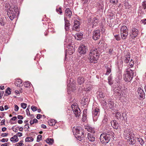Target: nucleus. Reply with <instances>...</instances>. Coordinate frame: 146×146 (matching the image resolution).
<instances>
[{
    "mask_svg": "<svg viewBox=\"0 0 146 146\" xmlns=\"http://www.w3.org/2000/svg\"><path fill=\"white\" fill-rule=\"evenodd\" d=\"M15 107V109L14 110L15 111H17L19 109V107L16 105H15L14 106Z\"/></svg>",
    "mask_w": 146,
    "mask_h": 146,
    "instance_id": "obj_56",
    "label": "nucleus"
},
{
    "mask_svg": "<svg viewBox=\"0 0 146 146\" xmlns=\"http://www.w3.org/2000/svg\"><path fill=\"white\" fill-rule=\"evenodd\" d=\"M86 139L90 141L93 142L95 141V137L94 135H92V134L90 133H88Z\"/></svg>",
    "mask_w": 146,
    "mask_h": 146,
    "instance_id": "obj_21",
    "label": "nucleus"
},
{
    "mask_svg": "<svg viewBox=\"0 0 146 146\" xmlns=\"http://www.w3.org/2000/svg\"><path fill=\"white\" fill-rule=\"evenodd\" d=\"M121 35L122 39H125L127 36L128 33H121Z\"/></svg>",
    "mask_w": 146,
    "mask_h": 146,
    "instance_id": "obj_40",
    "label": "nucleus"
},
{
    "mask_svg": "<svg viewBox=\"0 0 146 146\" xmlns=\"http://www.w3.org/2000/svg\"><path fill=\"white\" fill-rule=\"evenodd\" d=\"M18 9L17 7L16 8H14V9L8 10L7 12V14L11 20H13L15 17V13L18 11Z\"/></svg>",
    "mask_w": 146,
    "mask_h": 146,
    "instance_id": "obj_5",
    "label": "nucleus"
},
{
    "mask_svg": "<svg viewBox=\"0 0 146 146\" xmlns=\"http://www.w3.org/2000/svg\"><path fill=\"white\" fill-rule=\"evenodd\" d=\"M64 20L65 22V29L66 31H68L69 29V27L70 25L69 21L65 17L64 18Z\"/></svg>",
    "mask_w": 146,
    "mask_h": 146,
    "instance_id": "obj_18",
    "label": "nucleus"
},
{
    "mask_svg": "<svg viewBox=\"0 0 146 146\" xmlns=\"http://www.w3.org/2000/svg\"><path fill=\"white\" fill-rule=\"evenodd\" d=\"M105 102L106 105L108 103V106L110 109H113L114 107V104L112 99H109L107 102L105 101Z\"/></svg>",
    "mask_w": 146,
    "mask_h": 146,
    "instance_id": "obj_15",
    "label": "nucleus"
},
{
    "mask_svg": "<svg viewBox=\"0 0 146 146\" xmlns=\"http://www.w3.org/2000/svg\"><path fill=\"white\" fill-rule=\"evenodd\" d=\"M42 136L41 135H38L37 138V140L36 141L37 142H38L40 140H41L42 139Z\"/></svg>",
    "mask_w": 146,
    "mask_h": 146,
    "instance_id": "obj_53",
    "label": "nucleus"
},
{
    "mask_svg": "<svg viewBox=\"0 0 146 146\" xmlns=\"http://www.w3.org/2000/svg\"><path fill=\"white\" fill-rule=\"evenodd\" d=\"M23 142V141H21L19 143H17V144H19V146H24V144L22 143Z\"/></svg>",
    "mask_w": 146,
    "mask_h": 146,
    "instance_id": "obj_60",
    "label": "nucleus"
},
{
    "mask_svg": "<svg viewBox=\"0 0 146 146\" xmlns=\"http://www.w3.org/2000/svg\"><path fill=\"white\" fill-rule=\"evenodd\" d=\"M88 25L91 26L93 28L94 26H95L98 24L99 23L98 19L97 17H95L92 19L91 18H89L88 20Z\"/></svg>",
    "mask_w": 146,
    "mask_h": 146,
    "instance_id": "obj_8",
    "label": "nucleus"
},
{
    "mask_svg": "<svg viewBox=\"0 0 146 146\" xmlns=\"http://www.w3.org/2000/svg\"><path fill=\"white\" fill-rule=\"evenodd\" d=\"M108 115L107 114H105L104 115V118L102 122V125H106L108 123Z\"/></svg>",
    "mask_w": 146,
    "mask_h": 146,
    "instance_id": "obj_24",
    "label": "nucleus"
},
{
    "mask_svg": "<svg viewBox=\"0 0 146 146\" xmlns=\"http://www.w3.org/2000/svg\"><path fill=\"white\" fill-rule=\"evenodd\" d=\"M11 89L8 87L7 88L5 91V93L4 94L5 96H7L11 94Z\"/></svg>",
    "mask_w": 146,
    "mask_h": 146,
    "instance_id": "obj_37",
    "label": "nucleus"
},
{
    "mask_svg": "<svg viewBox=\"0 0 146 146\" xmlns=\"http://www.w3.org/2000/svg\"><path fill=\"white\" fill-rule=\"evenodd\" d=\"M117 76V78L115 79H116L115 81H116L117 83H118L120 82V80L121 79L122 75L121 74H118V75Z\"/></svg>",
    "mask_w": 146,
    "mask_h": 146,
    "instance_id": "obj_39",
    "label": "nucleus"
},
{
    "mask_svg": "<svg viewBox=\"0 0 146 146\" xmlns=\"http://www.w3.org/2000/svg\"><path fill=\"white\" fill-rule=\"evenodd\" d=\"M138 95L139 96V99L141 100H143L145 98V94L143 90L141 88H139L137 89Z\"/></svg>",
    "mask_w": 146,
    "mask_h": 146,
    "instance_id": "obj_11",
    "label": "nucleus"
},
{
    "mask_svg": "<svg viewBox=\"0 0 146 146\" xmlns=\"http://www.w3.org/2000/svg\"><path fill=\"white\" fill-rule=\"evenodd\" d=\"M76 117L79 118L80 116L81 111L80 108L73 111Z\"/></svg>",
    "mask_w": 146,
    "mask_h": 146,
    "instance_id": "obj_25",
    "label": "nucleus"
},
{
    "mask_svg": "<svg viewBox=\"0 0 146 146\" xmlns=\"http://www.w3.org/2000/svg\"><path fill=\"white\" fill-rule=\"evenodd\" d=\"M113 49L112 48H110L109 49V53L110 54H113Z\"/></svg>",
    "mask_w": 146,
    "mask_h": 146,
    "instance_id": "obj_58",
    "label": "nucleus"
},
{
    "mask_svg": "<svg viewBox=\"0 0 146 146\" xmlns=\"http://www.w3.org/2000/svg\"><path fill=\"white\" fill-rule=\"evenodd\" d=\"M108 80L109 84L111 85L113 84V82L112 81V77L110 76L108 78Z\"/></svg>",
    "mask_w": 146,
    "mask_h": 146,
    "instance_id": "obj_46",
    "label": "nucleus"
},
{
    "mask_svg": "<svg viewBox=\"0 0 146 146\" xmlns=\"http://www.w3.org/2000/svg\"><path fill=\"white\" fill-rule=\"evenodd\" d=\"M142 8L146 11V1H143L142 3Z\"/></svg>",
    "mask_w": 146,
    "mask_h": 146,
    "instance_id": "obj_45",
    "label": "nucleus"
},
{
    "mask_svg": "<svg viewBox=\"0 0 146 146\" xmlns=\"http://www.w3.org/2000/svg\"><path fill=\"white\" fill-rule=\"evenodd\" d=\"M48 122V125L50 126L54 125L56 123V121L54 119L49 120Z\"/></svg>",
    "mask_w": 146,
    "mask_h": 146,
    "instance_id": "obj_34",
    "label": "nucleus"
},
{
    "mask_svg": "<svg viewBox=\"0 0 146 146\" xmlns=\"http://www.w3.org/2000/svg\"><path fill=\"white\" fill-rule=\"evenodd\" d=\"M33 141V138L32 137H27L25 139L26 142L32 141Z\"/></svg>",
    "mask_w": 146,
    "mask_h": 146,
    "instance_id": "obj_42",
    "label": "nucleus"
},
{
    "mask_svg": "<svg viewBox=\"0 0 146 146\" xmlns=\"http://www.w3.org/2000/svg\"><path fill=\"white\" fill-rule=\"evenodd\" d=\"M92 86L91 85H88L84 88V90L86 91H90L92 89Z\"/></svg>",
    "mask_w": 146,
    "mask_h": 146,
    "instance_id": "obj_38",
    "label": "nucleus"
},
{
    "mask_svg": "<svg viewBox=\"0 0 146 146\" xmlns=\"http://www.w3.org/2000/svg\"><path fill=\"white\" fill-rule=\"evenodd\" d=\"M31 109L33 111H35L37 110V108L35 106H32L31 107Z\"/></svg>",
    "mask_w": 146,
    "mask_h": 146,
    "instance_id": "obj_52",
    "label": "nucleus"
},
{
    "mask_svg": "<svg viewBox=\"0 0 146 146\" xmlns=\"http://www.w3.org/2000/svg\"><path fill=\"white\" fill-rule=\"evenodd\" d=\"M46 141L49 145H52L53 143L54 140L52 139L48 138Z\"/></svg>",
    "mask_w": 146,
    "mask_h": 146,
    "instance_id": "obj_36",
    "label": "nucleus"
},
{
    "mask_svg": "<svg viewBox=\"0 0 146 146\" xmlns=\"http://www.w3.org/2000/svg\"><path fill=\"white\" fill-rule=\"evenodd\" d=\"M130 54L127 53L125 56V59L124 60V62L126 63H128L130 60Z\"/></svg>",
    "mask_w": 146,
    "mask_h": 146,
    "instance_id": "obj_29",
    "label": "nucleus"
},
{
    "mask_svg": "<svg viewBox=\"0 0 146 146\" xmlns=\"http://www.w3.org/2000/svg\"><path fill=\"white\" fill-rule=\"evenodd\" d=\"M83 34L81 33H77L75 35L74 37L76 40H80L83 38Z\"/></svg>",
    "mask_w": 146,
    "mask_h": 146,
    "instance_id": "obj_23",
    "label": "nucleus"
},
{
    "mask_svg": "<svg viewBox=\"0 0 146 146\" xmlns=\"http://www.w3.org/2000/svg\"><path fill=\"white\" fill-rule=\"evenodd\" d=\"M117 2V0H110V2L114 4H116Z\"/></svg>",
    "mask_w": 146,
    "mask_h": 146,
    "instance_id": "obj_55",
    "label": "nucleus"
},
{
    "mask_svg": "<svg viewBox=\"0 0 146 146\" xmlns=\"http://www.w3.org/2000/svg\"><path fill=\"white\" fill-rule=\"evenodd\" d=\"M88 98H83L81 100V103L83 106H87L88 103Z\"/></svg>",
    "mask_w": 146,
    "mask_h": 146,
    "instance_id": "obj_26",
    "label": "nucleus"
},
{
    "mask_svg": "<svg viewBox=\"0 0 146 146\" xmlns=\"http://www.w3.org/2000/svg\"><path fill=\"white\" fill-rule=\"evenodd\" d=\"M26 112L27 113V115H30V112L29 111V110L28 108L26 110Z\"/></svg>",
    "mask_w": 146,
    "mask_h": 146,
    "instance_id": "obj_61",
    "label": "nucleus"
},
{
    "mask_svg": "<svg viewBox=\"0 0 146 146\" xmlns=\"http://www.w3.org/2000/svg\"><path fill=\"white\" fill-rule=\"evenodd\" d=\"M126 72V73L123 75V79L126 82H130L132 79L134 74L133 71L131 69H127Z\"/></svg>",
    "mask_w": 146,
    "mask_h": 146,
    "instance_id": "obj_4",
    "label": "nucleus"
},
{
    "mask_svg": "<svg viewBox=\"0 0 146 146\" xmlns=\"http://www.w3.org/2000/svg\"><path fill=\"white\" fill-rule=\"evenodd\" d=\"M84 79L82 76H79L78 78L77 81L78 83L79 84H81L84 82Z\"/></svg>",
    "mask_w": 146,
    "mask_h": 146,
    "instance_id": "obj_30",
    "label": "nucleus"
},
{
    "mask_svg": "<svg viewBox=\"0 0 146 146\" xmlns=\"http://www.w3.org/2000/svg\"><path fill=\"white\" fill-rule=\"evenodd\" d=\"M19 140V139L18 138L17 136L15 135L13 137L11 138L10 139V141L12 142L14 141L15 142H17Z\"/></svg>",
    "mask_w": 146,
    "mask_h": 146,
    "instance_id": "obj_35",
    "label": "nucleus"
},
{
    "mask_svg": "<svg viewBox=\"0 0 146 146\" xmlns=\"http://www.w3.org/2000/svg\"><path fill=\"white\" fill-rule=\"evenodd\" d=\"M121 33H128V31L127 27L125 26H123L120 29Z\"/></svg>",
    "mask_w": 146,
    "mask_h": 146,
    "instance_id": "obj_32",
    "label": "nucleus"
},
{
    "mask_svg": "<svg viewBox=\"0 0 146 146\" xmlns=\"http://www.w3.org/2000/svg\"><path fill=\"white\" fill-rule=\"evenodd\" d=\"M124 3L126 9H129V5L127 2H125Z\"/></svg>",
    "mask_w": 146,
    "mask_h": 146,
    "instance_id": "obj_50",
    "label": "nucleus"
},
{
    "mask_svg": "<svg viewBox=\"0 0 146 146\" xmlns=\"http://www.w3.org/2000/svg\"><path fill=\"white\" fill-rule=\"evenodd\" d=\"M123 135L125 138H130L133 135H135L133 133V131L132 129H127L124 130Z\"/></svg>",
    "mask_w": 146,
    "mask_h": 146,
    "instance_id": "obj_6",
    "label": "nucleus"
},
{
    "mask_svg": "<svg viewBox=\"0 0 146 146\" xmlns=\"http://www.w3.org/2000/svg\"><path fill=\"white\" fill-rule=\"evenodd\" d=\"M31 83L29 81L26 82L24 84V86L25 87L27 88H28L30 86Z\"/></svg>",
    "mask_w": 146,
    "mask_h": 146,
    "instance_id": "obj_43",
    "label": "nucleus"
},
{
    "mask_svg": "<svg viewBox=\"0 0 146 146\" xmlns=\"http://www.w3.org/2000/svg\"><path fill=\"white\" fill-rule=\"evenodd\" d=\"M100 30H96L94 31L92 38L95 40H97L100 38Z\"/></svg>",
    "mask_w": 146,
    "mask_h": 146,
    "instance_id": "obj_13",
    "label": "nucleus"
},
{
    "mask_svg": "<svg viewBox=\"0 0 146 146\" xmlns=\"http://www.w3.org/2000/svg\"><path fill=\"white\" fill-rule=\"evenodd\" d=\"M137 139L138 141L140 143L141 145H142L144 143V142L143 140L141 138H137Z\"/></svg>",
    "mask_w": 146,
    "mask_h": 146,
    "instance_id": "obj_47",
    "label": "nucleus"
},
{
    "mask_svg": "<svg viewBox=\"0 0 146 146\" xmlns=\"http://www.w3.org/2000/svg\"><path fill=\"white\" fill-rule=\"evenodd\" d=\"M113 35L115 37V38L117 41H119L120 40V37L119 35H114L113 34Z\"/></svg>",
    "mask_w": 146,
    "mask_h": 146,
    "instance_id": "obj_48",
    "label": "nucleus"
},
{
    "mask_svg": "<svg viewBox=\"0 0 146 146\" xmlns=\"http://www.w3.org/2000/svg\"><path fill=\"white\" fill-rule=\"evenodd\" d=\"M87 50V47L84 45H80L78 48V52L80 54H85Z\"/></svg>",
    "mask_w": 146,
    "mask_h": 146,
    "instance_id": "obj_10",
    "label": "nucleus"
},
{
    "mask_svg": "<svg viewBox=\"0 0 146 146\" xmlns=\"http://www.w3.org/2000/svg\"><path fill=\"white\" fill-rule=\"evenodd\" d=\"M73 133H75L76 137L80 141L84 139L85 137V134L84 131L82 130L81 127H74Z\"/></svg>",
    "mask_w": 146,
    "mask_h": 146,
    "instance_id": "obj_3",
    "label": "nucleus"
},
{
    "mask_svg": "<svg viewBox=\"0 0 146 146\" xmlns=\"http://www.w3.org/2000/svg\"><path fill=\"white\" fill-rule=\"evenodd\" d=\"M136 137L135 135H133V136L130 137L129 139V144L131 145H133L135 144L136 142L135 139Z\"/></svg>",
    "mask_w": 146,
    "mask_h": 146,
    "instance_id": "obj_20",
    "label": "nucleus"
},
{
    "mask_svg": "<svg viewBox=\"0 0 146 146\" xmlns=\"http://www.w3.org/2000/svg\"><path fill=\"white\" fill-rule=\"evenodd\" d=\"M72 30L78 31L80 30V22L76 19L74 20V25L72 27Z\"/></svg>",
    "mask_w": 146,
    "mask_h": 146,
    "instance_id": "obj_14",
    "label": "nucleus"
},
{
    "mask_svg": "<svg viewBox=\"0 0 146 146\" xmlns=\"http://www.w3.org/2000/svg\"><path fill=\"white\" fill-rule=\"evenodd\" d=\"M72 13L68 8H66L65 10V15L69 18H70L71 16Z\"/></svg>",
    "mask_w": 146,
    "mask_h": 146,
    "instance_id": "obj_27",
    "label": "nucleus"
},
{
    "mask_svg": "<svg viewBox=\"0 0 146 146\" xmlns=\"http://www.w3.org/2000/svg\"><path fill=\"white\" fill-rule=\"evenodd\" d=\"M7 20L5 18H1L0 19V25L2 26H4L6 23Z\"/></svg>",
    "mask_w": 146,
    "mask_h": 146,
    "instance_id": "obj_28",
    "label": "nucleus"
},
{
    "mask_svg": "<svg viewBox=\"0 0 146 146\" xmlns=\"http://www.w3.org/2000/svg\"><path fill=\"white\" fill-rule=\"evenodd\" d=\"M116 117L118 119H121V116L120 113L119 112H117L116 114Z\"/></svg>",
    "mask_w": 146,
    "mask_h": 146,
    "instance_id": "obj_49",
    "label": "nucleus"
},
{
    "mask_svg": "<svg viewBox=\"0 0 146 146\" xmlns=\"http://www.w3.org/2000/svg\"><path fill=\"white\" fill-rule=\"evenodd\" d=\"M84 128L87 131L91 133H95V129L89 125H85L84 127Z\"/></svg>",
    "mask_w": 146,
    "mask_h": 146,
    "instance_id": "obj_19",
    "label": "nucleus"
},
{
    "mask_svg": "<svg viewBox=\"0 0 146 146\" xmlns=\"http://www.w3.org/2000/svg\"><path fill=\"white\" fill-rule=\"evenodd\" d=\"M114 135V133L111 131L107 133H102L100 135V141L102 144L106 145L110 140L113 139Z\"/></svg>",
    "mask_w": 146,
    "mask_h": 146,
    "instance_id": "obj_1",
    "label": "nucleus"
},
{
    "mask_svg": "<svg viewBox=\"0 0 146 146\" xmlns=\"http://www.w3.org/2000/svg\"><path fill=\"white\" fill-rule=\"evenodd\" d=\"M134 64V61L132 60H131L129 63L128 66L129 68L132 67L133 66Z\"/></svg>",
    "mask_w": 146,
    "mask_h": 146,
    "instance_id": "obj_44",
    "label": "nucleus"
},
{
    "mask_svg": "<svg viewBox=\"0 0 146 146\" xmlns=\"http://www.w3.org/2000/svg\"><path fill=\"white\" fill-rule=\"evenodd\" d=\"M98 96L100 98H104V96L102 92H100L98 95Z\"/></svg>",
    "mask_w": 146,
    "mask_h": 146,
    "instance_id": "obj_59",
    "label": "nucleus"
},
{
    "mask_svg": "<svg viewBox=\"0 0 146 146\" xmlns=\"http://www.w3.org/2000/svg\"><path fill=\"white\" fill-rule=\"evenodd\" d=\"M141 21L142 23H143L144 24H145L146 23V19L142 20Z\"/></svg>",
    "mask_w": 146,
    "mask_h": 146,
    "instance_id": "obj_64",
    "label": "nucleus"
},
{
    "mask_svg": "<svg viewBox=\"0 0 146 146\" xmlns=\"http://www.w3.org/2000/svg\"><path fill=\"white\" fill-rule=\"evenodd\" d=\"M92 113L93 118L94 121H96L99 115L100 111L99 109L97 108H92Z\"/></svg>",
    "mask_w": 146,
    "mask_h": 146,
    "instance_id": "obj_7",
    "label": "nucleus"
},
{
    "mask_svg": "<svg viewBox=\"0 0 146 146\" xmlns=\"http://www.w3.org/2000/svg\"><path fill=\"white\" fill-rule=\"evenodd\" d=\"M56 11L58 13H60V14H61L62 13L61 10V9L60 7L58 9H56Z\"/></svg>",
    "mask_w": 146,
    "mask_h": 146,
    "instance_id": "obj_54",
    "label": "nucleus"
},
{
    "mask_svg": "<svg viewBox=\"0 0 146 146\" xmlns=\"http://www.w3.org/2000/svg\"><path fill=\"white\" fill-rule=\"evenodd\" d=\"M114 94L116 96H118V98L120 99L123 96V94L121 88L119 87L115 88L114 90Z\"/></svg>",
    "mask_w": 146,
    "mask_h": 146,
    "instance_id": "obj_9",
    "label": "nucleus"
},
{
    "mask_svg": "<svg viewBox=\"0 0 146 146\" xmlns=\"http://www.w3.org/2000/svg\"><path fill=\"white\" fill-rule=\"evenodd\" d=\"M99 55L100 54L97 49H92L89 53V57L88 58L89 62L94 63H97Z\"/></svg>",
    "mask_w": 146,
    "mask_h": 146,
    "instance_id": "obj_2",
    "label": "nucleus"
},
{
    "mask_svg": "<svg viewBox=\"0 0 146 146\" xmlns=\"http://www.w3.org/2000/svg\"><path fill=\"white\" fill-rule=\"evenodd\" d=\"M41 117H42V115L40 114H38L37 115V116H36V118L39 119H40Z\"/></svg>",
    "mask_w": 146,
    "mask_h": 146,
    "instance_id": "obj_63",
    "label": "nucleus"
},
{
    "mask_svg": "<svg viewBox=\"0 0 146 146\" xmlns=\"http://www.w3.org/2000/svg\"><path fill=\"white\" fill-rule=\"evenodd\" d=\"M138 30L136 28H133L131 29V32L130 34V36L132 39L135 38L138 33Z\"/></svg>",
    "mask_w": 146,
    "mask_h": 146,
    "instance_id": "obj_12",
    "label": "nucleus"
},
{
    "mask_svg": "<svg viewBox=\"0 0 146 146\" xmlns=\"http://www.w3.org/2000/svg\"><path fill=\"white\" fill-rule=\"evenodd\" d=\"M17 7L14 5H11L9 3H7L5 4V10L7 12L8 10L14 9V8H16Z\"/></svg>",
    "mask_w": 146,
    "mask_h": 146,
    "instance_id": "obj_16",
    "label": "nucleus"
},
{
    "mask_svg": "<svg viewBox=\"0 0 146 146\" xmlns=\"http://www.w3.org/2000/svg\"><path fill=\"white\" fill-rule=\"evenodd\" d=\"M17 118L18 119H23V116L21 115H18L17 116Z\"/></svg>",
    "mask_w": 146,
    "mask_h": 146,
    "instance_id": "obj_62",
    "label": "nucleus"
},
{
    "mask_svg": "<svg viewBox=\"0 0 146 146\" xmlns=\"http://www.w3.org/2000/svg\"><path fill=\"white\" fill-rule=\"evenodd\" d=\"M103 0H100L97 2L96 7L98 10L102 9L104 8V4Z\"/></svg>",
    "mask_w": 146,
    "mask_h": 146,
    "instance_id": "obj_17",
    "label": "nucleus"
},
{
    "mask_svg": "<svg viewBox=\"0 0 146 146\" xmlns=\"http://www.w3.org/2000/svg\"><path fill=\"white\" fill-rule=\"evenodd\" d=\"M22 83L21 80V79H17L15 82V84L17 86L21 87Z\"/></svg>",
    "mask_w": 146,
    "mask_h": 146,
    "instance_id": "obj_31",
    "label": "nucleus"
},
{
    "mask_svg": "<svg viewBox=\"0 0 146 146\" xmlns=\"http://www.w3.org/2000/svg\"><path fill=\"white\" fill-rule=\"evenodd\" d=\"M21 106L23 109H25L27 106V104L25 103H22L21 104Z\"/></svg>",
    "mask_w": 146,
    "mask_h": 146,
    "instance_id": "obj_51",
    "label": "nucleus"
},
{
    "mask_svg": "<svg viewBox=\"0 0 146 146\" xmlns=\"http://www.w3.org/2000/svg\"><path fill=\"white\" fill-rule=\"evenodd\" d=\"M71 107L73 111L75 110H77L78 108H79L77 103H74L72 104L71 105Z\"/></svg>",
    "mask_w": 146,
    "mask_h": 146,
    "instance_id": "obj_33",
    "label": "nucleus"
},
{
    "mask_svg": "<svg viewBox=\"0 0 146 146\" xmlns=\"http://www.w3.org/2000/svg\"><path fill=\"white\" fill-rule=\"evenodd\" d=\"M8 139L3 138L1 140V141L3 142H7L8 141Z\"/></svg>",
    "mask_w": 146,
    "mask_h": 146,
    "instance_id": "obj_57",
    "label": "nucleus"
},
{
    "mask_svg": "<svg viewBox=\"0 0 146 146\" xmlns=\"http://www.w3.org/2000/svg\"><path fill=\"white\" fill-rule=\"evenodd\" d=\"M111 124L113 128L115 129H117L119 127V124L117 122L116 120H113L111 122Z\"/></svg>",
    "mask_w": 146,
    "mask_h": 146,
    "instance_id": "obj_22",
    "label": "nucleus"
},
{
    "mask_svg": "<svg viewBox=\"0 0 146 146\" xmlns=\"http://www.w3.org/2000/svg\"><path fill=\"white\" fill-rule=\"evenodd\" d=\"M106 69V72L105 74L106 75H108L110 73V72H111V70L110 68L108 67L107 66H105Z\"/></svg>",
    "mask_w": 146,
    "mask_h": 146,
    "instance_id": "obj_41",
    "label": "nucleus"
}]
</instances>
